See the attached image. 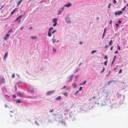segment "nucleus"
<instances>
[{
  "instance_id": "obj_61",
  "label": "nucleus",
  "mask_w": 128,
  "mask_h": 128,
  "mask_svg": "<svg viewBox=\"0 0 128 128\" xmlns=\"http://www.w3.org/2000/svg\"><path fill=\"white\" fill-rule=\"evenodd\" d=\"M96 98V97H95V96L93 97L92 98H92L94 99V98Z\"/></svg>"
},
{
  "instance_id": "obj_49",
  "label": "nucleus",
  "mask_w": 128,
  "mask_h": 128,
  "mask_svg": "<svg viewBox=\"0 0 128 128\" xmlns=\"http://www.w3.org/2000/svg\"><path fill=\"white\" fill-rule=\"evenodd\" d=\"M111 4V3H110L108 5V8H109L110 7V4Z\"/></svg>"
},
{
  "instance_id": "obj_41",
  "label": "nucleus",
  "mask_w": 128,
  "mask_h": 128,
  "mask_svg": "<svg viewBox=\"0 0 128 128\" xmlns=\"http://www.w3.org/2000/svg\"><path fill=\"white\" fill-rule=\"evenodd\" d=\"M7 38L6 36H5L4 37V39L5 40H7Z\"/></svg>"
},
{
  "instance_id": "obj_19",
  "label": "nucleus",
  "mask_w": 128,
  "mask_h": 128,
  "mask_svg": "<svg viewBox=\"0 0 128 128\" xmlns=\"http://www.w3.org/2000/svg\"><path fill=\"white\" fill-rule=\"evenodd\" d=\"M62 11L61 10V9L58 12V15L62 13Z\"/></svg>"
},
{
  "instance_id": "obj_52",
  "label": "nucleus",
  "mask_w": 128,
  "mask_h": 128,
  "mask_svg": "<svg viewBox=\"0 0 128 128\" xmlns=\"http://www.w3.org/2000/svg\"><path fill=\"white\" fill-rule=\"evenodd\" d=\"M53 51H54L55 52H56V50L54 48L53 49Z\"/></svg>"
},
{
  "instance_id": "obj_45",
  "label": "nucleus",
  "mask_w": 128,
  "mask_h": 128,
  "mask_svg": "<svg viewBox=\"0 0 128 128\" xmlns=\"http://www.w3.org/2000/svg\"><path fill=\"white\" fill-rule=\"evenodd\" d=\"M12 97H14V98H16V96L14 94L12 95Z\"/></svg>"
},
{
  "instance_id": "obj_29",
  "label": "nucleus",
  "mask_w": 128,
  "mask_h": 128,
  "mask_svg": "<svg viewBox=\"0 0 128 128\" xmlns=\"http://www.w3.org/2000/svg\"><path fill=\"white\" fill-rule=\"evenodd\" d=\"M106 28H104V33H105V32H106Z\"/></svg>"
},
{
  "instance_id": "obj_16",
  "label": "nucleus",
  "mask_w": 128,
  "mask_h": 128,
  "mask_svg": "<svg viewBox=\"0 0 128 128\" xmlns=\"http://www.w3.org/2000/svg\"><path fill=\"white\" fill-rule=\"evenodd\" d=\"M22 0H20V1H18L17 2V6H18L19 4L21 2Z\"/></svg>"
},
{
  "instance_id": "obj_12",
  "label": "nucleus",
  "mask_w": 128,
  "mask_h": 128,
  "mask_svg": "<svg viewBox=\"0 0 128 128\" xmlns=\"http://www.w3.org/2000/svg\"><path fill=\"white\" fill-rule=\"evenodd\" d=\"M72 86L74 88L77 86L76 84L75 83H74L72 84Z\"/></svg>"
},
{
  "instance_id": "obj_10",
  "label": "nucleus",
  "mask_w": 128,
  "mask_h": 128,
  "mask_svg": "<svg viewBox=\"0 0 128 128\" xmlns=\"http://www.w3.org/2000/svg\"><path fill=\"white\" fill-rule=\"evenodd\" d=\"M8 54V52H6V54H5V55L4 56V60H5L6 58L7 57Z\"/></svg>"
},
{
  "instance_id": "obj_55",
  "label": "nucleus",
  "mask_w": 128,
  "mask_h": 128,
  "mask_svg": "<svg viewBox=\"0 0 128 128\" xmlns=\"http://www.w3.org/2000/svg\"><path fill=\"white\" fill-rule=\"evenodd\" d=\"M78 72V70L77 69H76L75 70V72Z\"/></svg>"
},
{
  "instance_id": "obj_31",
  "label": "nucleus",
  "mask_w": 128,
  "mask_h": 128,
  "mask_svg": "<svg viewBox=\"0 0 128 128\" xmlns=\"http://www.w3.org/2000/svg\"><path fill=\"white\" fill-rule=\"evenodd\" d=\"M126 6H125L124 7V8L122 9V11H124L125 9L126 8Z\"/></svg>"
},
{
  "instance_id": "obj_50",
  "label": "nucleus",
  "mask_w": 128,
  "mask_h": 128,
  "mask_svg": "<svg viewBox=\"0 0 128 128\" xmlns=\"http://www.w3.org/2000/svg\"><path fill=\"white\" fill-rule=\"evenodd\" d=\"M121 22V21L120 20H118V23L120 24Z\"/></svg>"
},
{
  "instance_id": "obj_53",
  "label": "nucleus",
  "mask_w": 128,
  "mask_h": 128,
  "mask_svg": "<svg viewBox=\"0 0 128 128\" xmlns=\"http://www.w3.org/2000/svg\"><path fill=\"white\" fill-rule=\"evenodd\" d=\"M66 88V86H63V88H62V89H65Z\"/></svg>"
},
{
  "instance_id": "obj_5",
  "label": "nucleus",
  "mask_w": 128,
  "mask_h": 128,
  "mask_svg": "<svg viewBox=\"0 0 128 128\" xmlns=\"http://www.w3.org/2000/svg\"><path fill=\"white\" fill-rule=\"evenodd\" d=\"M18 96L20 97H22L24 96V93L22 94L20 92H18Z\"/></svg>"
},
{
  "instance_id": "obj_28",
  "label": "nucleus",
  "mask_w": 128,
  "mask_h": 128,
  "mask_svg": "<svg viewBox=\"0 0 128 128\" xmlns=\"http://www.w3.org/2000/svg\"><path fill=\"white\" fill-rule=\"evenodd\" d=\"M107 60H106V61H105L104 62V65H105V66H106V65H107Z\"/></svg>"
},
{
  "instance_id": "obj_17",
  "label": "nucleus",
  "mask_w": 128,
  "mask_h": 128,
  "mask_svg": "<svg viewBox=\"0 0 128 128\" xmlns=\"http://www.w3.org/2000/svg\"><path fill=\"white\" fill-rule=\"evenodd\" d=\"M61 98V97L60 96H58L56 98V99L57 100H59Z\"/></svg>"
},
{
  "instance_id": "obj_27",
  "label": "nucleus",
  "mask_w": 128,
  "mask_h": 128,
  "mask_svg": "<svg viewBox=\"0 0 128 128\" xmlns=\"http://www.w3.org/2000/svg\"><path fill=\"white\" fill-rule=\"evenodd\" d=\"M118 50H120V46H119L118 45Z\"/></svg>"
},
{
  "instance_id": "obj_6",
  "label": "nucleus",
  "mask_w": 128,
  "mask_h": 128,
  "mask_svg": "<svg viewBox=\"0 0 128 128\" xmlns=\"http://www.w3.org/2000/svg\"><path fill=\"white\" fill-rule=\"evenodd\" d=\"M17 120L16 118L14 119L12 121V124H16L17 122Z\"/></svg>"
},
{
  "instance_id": "obj_47",
  "label": "nucleus",
  "mask_w": 128,
  "mask_h": 128,
  "mask_svg": "<svg viewBox=\"0 0 128 128\" xmlns=\"http://www.w3.org/2000/svg\"><path fill=\"white\" fill-rule=\"evenodd\" d=\"M53 29V28H51L49 29V30H52Z\"/></svg>"
},
{
  "instance_id": "obj_33",
  "label": "nucleus",
  "mask_w": 128,
  "mask_h": 128,
  "mask_svg": "<svg viewBox=\"0 0 128 128\" xmlns=\"http://www.w3.org/2000/svg\"><path fill=\"white\" fill-rule=\"evenodd\" d=\"M10 35V34H7L6 35V36L7 37H9Z\"/></svg>"
},
{
  "instance_id": "obj_2",
  "label": "nucleus",
  "mask_w": 128,
  "mask_h": 128,
  "mask_svg": "<svg viewBox=\"0 0 128 128\" xmlns=\"http://www.w3.org/2000/svg\"><path fill=\"white\" fill-rule=\"evenodd\" d=\"M122 11H118V12H116L114 13V14L115 15H120L122 13Z\"/></svg>"
},
{
  "instance_id": "obj_60",
  "label": "nucleus",
  "mask_w": 128,
  "mask_h": 128,
  "mask_svg": "<svg viewBox=\"0 0 128 128\" xmlns=\"http://www.w3.org/2000/svg\"><path fill=\"white\" fill-rule=\"evenodd\" d=\"M116 26L117 27L118 26H119V24H116Z\"/></svg>"
},
{
  "instance_id": "obj_58",
  "label": "nucleus",
  "mask_w": 128,
  "mask_h": 128,
  "mask_svg": "<svg viewBox=\"0 0 128 128\" xmlns=\"http://www.w3.org/2000/svg\"><path fill=\"white\" fill-rule=\"evenodd\" d=\"M50 30H49L48 33H51V32L50 31Z\"/></svg>"
},
{
  "instance_id": "obj_42",
  "label": "nucleus",
  "mask_w": 128,
  "mask_h": 128,
  "mask_svg": "<svg viewBox=\"0 0 128 128\" xmlns=\"http://www.w3.org/2000/svg\"><path fill=\"white\" fill-rule=\"evenodd\" d=\"M107 58V56L106 55L104 57V59H106Z\"/></svg>"
},
{
  "instance_id": "obj_57",
  "label": "nucleus",
  "mask_w": 128,
  "mask_h": 128,
  "mask_svg": "<svg viewBox=\"0 0 128 128\" xmlns=\"http://www.w3.org/2000/svg\"><path fill=\"white\" fill-rule=\"evenodd\" d=\"M14 87L15 88V90H16V89H17V87H16V86H14Z\"/></svg>"
},
{
  "instance_id": "obj_21",
  "label": "nucleus",
  "mask_w": 128,
  "mask_h": 128,
  "mask_svg": "<svg viewBox=\"0 0 128 128\" xmlns=\"http://www.w3.org/2000/svg\"><path fill=\"white\" fill-rule=\"evenodd\" d=\"M13 30H12V29H10V30L8 32V33H10V32H13Z\"/></svg>"
},
{
  "instance_id": "obj_38",
  "label": "nucleus",
  "mask_w": 128,
  "mask_h": 128,
  "mask_svg": "<svg viewBox=\"0 0 128 128\" xmlns=\"http://www.w3.org/2000/svg\"><path fill=\"white\" fill-rule=\"evenodd\" d=\"M104 68H103V70H102V71H101L100 72H101V73L102 72H104Z\"/></svg>"
},
{
  "instance_id": "obj_11",
  "label": "nucleus",
  "mask_w": 128,
  "mask_h": 128,
  "mask_svg": "<svg viewBox=\"0 0 128 128\" xmlns=\"http://www.w3.org/2000/svg\"><path fill=\"white\" fill-rule=\"evenodd\" d=\"M66 22L68 23H69L71 22V21L70 19L67 18L66 19Z\"/></svg>"
},
{
  "instance_id": "obj_46",
  "label": "nucleus",
  "mask_w": 128,
  "mask_h": 128,
  "mask_svg": "<svg viewBox=\"0 0 128 128\" xmlns=\"http://www.w3.org/2000/svg\"><path fill=\"white\" fill-rule=\"evenodd\" d=\"M53 110H54V109H52L51 110H50V112L51 113L52 112V111H53Z\"/></svg>"
},
{
  "instance_id": "obj_34",
  "label": "nucleus",
  "mask_w": 128,
  "mask_h": 128,
  "mask_svg": "<svg viewBox=\"0 0 128 128\" xmlns=\"http://www.w3.org/2000/svg\"><path fill=\"white\" fill-rule=\"evenodd\" d=\"M86 80L82 84H82V85H83V84H85L86 83Z\"/></svg>"
},
{
  "instance_id": "obj_7",
  "label": "nucleus",
  "mask_w": 128,
  "mask_h": 128,
  "mask_svg": "<svg viewBox=\"0 0 128 128\" xmlns=\"http://www.w3.org/2000/svg\"><path fill=\"white\" fill-rule=\"evenodd\" d=\"M68 4H66L64 5V6L66 7H68L70 6H71L72 5V4L71 3H70L69 2H68Z\"/></svg>"
},
{
  "instance_id": "obj_43",
  "label": "nucleus",
  "mask_w": 128,
  "mask_h": 128,
  "mask_svg": "<svg viewBox=\"0 0 128 128\" xmlns=\"http://www.w3.org/2000/svg\"><path fill=\"white\" fill-rule=\"evenodd\" d=\"M15 77V76H14V74H13L12 75V78H14Z\"/></svg>"
},
{
  "instance_id": "obj_62",
  "label": "nucleus",
  "mask_w": 128,
  "mask_h": 128,
  "mask_svg": "<svg viewBox=\"0 0 128 128\" xmlns=\"http://www.w3.org/2000/svg\"><path fill=\"white\" fill-rule=\"evenodd\" d=\"M113 81H114V80H111V81H110V83H111V82H113Z\"/></svg>"
},
{
  "instance_id": "obj_1",
  "label": "nucleus",
  "mask_w": 128,
  "mask_h": 128,
  "mask_svg": "<svg viewBox=\"0 0 128 128\" xmlns=\"http://www.w3.org/2000/svg\"><path fill=\"white\" fill-rule=\"evenodd\" d=\"M22 15H20L18 17L16 20H15L14 22H17L18 23H20L21 21V20H20L21 18Z\"/></svg>"
},
{
  "instance_id": "obj_4",
  "label": "nucleus",
  "mask_w": 128,
  "mask_h": 128,
  "mask_svg": "<svg viewBox=\"0 0 128 128\" xmlns=\"http://www.w3.org/2000/svg\"><path fill=\"white\" fill-rule=\"evenodd\" d=\"M5 82V80L4 78H3L0 79V85L3 84H4Z\"/></svg>"
},
{
  "instance_id": "obj_64",
  "label": "nucleus",
  "mask_w": 128,
  "mask_h": 128,
  "mask_svg": "<svg viewBox=\"0 0 128 128\" xmlns=\"http://www.w3.org/2000/svg\"><path fill=\"white\" fill-rule=\"evenodd\" d=\"M107 46H107V45H106V46H105V47H104V48H106V47Z\"/></svg>"
},
{
  "instance_id": "obj_23",
  "label": "nucleus",
  "mask_w": 128,
  "mask_h": 128,
  "mask_svg": "<svg viewBox=\"0 0 128 128\" xmlns=\"http://www.w3.org/2000/svg\"><path fill=\"white\" fill-rule=\"evenodd\" d=\"M110 83V81H109L108 82V84H105V85L106 86H108V85H109Z\"/></svg>"
},
{
  "instance_id": "obj_32",
  "label": "nucleus",
  "mask_w": 128,
  "mask_h": 128,
  "mask_svg": "<svg viewBox=\"0 0 128 128\" xmlns=\"http://www.w3.org/2000/svg\"><path fill=\"white\" fill-rule=\"evenodd\" d=\"M114 1V3L115 4H116V0H112Z\"/></svg>"
},
{
  "instance_id": "obj_36",
  "label": "nucleus",
  "mask_w": 128,
  "mask_h": 128,
  "mask_svg": "<svg viewBox=\"0 0 128 128\" xmlns=\"http://www.w3.org/2000/svg\"><path fill=\"white\" fill-rule=\"evenodd\" d=\"M114 60H112V64H111V66H112L113 64L114 63Z\"/></svg>"
},
{
  "instance_id": "obj_24",
  "label": "nucleus",
  "mask_w": 128,
  "mask_h": 128,
  "mask_svg": "<svg viewBox=\"0 0 128 128\" xmlns=\"http://www.w3.org/2000/svg\"><path fill=\"white\" fill-rule=\"evenodd\" d=\"M52 40L53 41V44H54L56 41V40L55 39L52 38Z\"/></svg>"
},
{
  "instance_id": "obj_35",
  "label": "nucleus",
  "mask_w": 128,
  "mask_h": 128,
  "mask_svg": "<svg viewBox=\"0 0 128 128\" xmlns=\"http://www.w3.org/2000/svg\"><path fill=\"white\" fill-rule=\"evenodd\" d=\"M104 35H105V33H103V34H102V39L104 37Z\"/></svg>"
},
{
  "instance_id": "obj_39",
  "label": "nucleus",
  "mask_w": 128,
  "mask_h": 128,
  "mask_svg": "<svg viewBox=\"0 0 128 128\" xmlns=\"http://www.w3.org/2000/svg\"><path fill=\"white\" fill-rule=\"evenodd\" d=\"M21 102V101L20 100H17L16 102H18V103H20Z\"/></svg>"
},
{
  "instance_id": "obj_51",
  "label": "nucleus",
  "mask_w": 128,
  "mask_h": 128,
  "mask_svg": "<svg viewBox=\"0 0 128 128\" xmlns=\"http://www.w3.org/2000/svg\"><path fill=\"white\" fill-rule=\"evenodd\" d=\"M118 51H116L114 52V53L116 54H117L118 53Z\"/></svg>"
},
{
  "instance_id": "obj_63",
  "label": "nucleus",
  "mask_w": 128,
  "mask_h": 128,
  "mask_svg": "<svg viewBox=\"0 0 128 128\" xmlns=\"http://www.w3.org/2000/svg\"><path fill=\"white\" fill-rule=\"evenodd\" d=\"M96 19L98 20L99 19V18L98 17H97L96 18Z\"/></svg>"
},
{
  "instance_id": "obj_14",
  "label": "nucleus",
  "mask_w": 128,
  "mask_h": 128,
  "mask_svg": "<svg viewBox=\"0 0 128 128\" xmlns=\"http://www.w3.org/2000/svg\"><path fill=\"white\" fill-rule=\"evenodd\" d=\"M59 123H61L62 124H63L64 126H65L66 125V123L64 122H63L62 121H59Z\"/></svg>"
},
{
  "instance_id": "obj_37",
  "label": "nucleus",
  "mask_w": 128,
  "mask_h": 128,
  "mask_svg": "<svg viewBox=\"0 0 128 128\" xmlns=\"http://www.w3.org/2000/svg\"><path fill=\"white\" fill-rule=\"evenodd\" d=\"M56 30H54L53 32H52V34H53L54 33L56 32Z\"/></svg>"
},
{
  "instance_id": "obj_3",
  "label": "nucleus",
  "mask_w": 128,
  "mask_h": 128,
  "mask_svg": "<svg viewBox=\"0 0 128 128\" xmlns=\"http://www.w3.org/2000/svg\"><path fill=\"white\" fill-rule=\"evenodd\" d=\"M54 91H55L54 90H53L52 91H49L48 92H47L46 95H50L51 94H52L54 93Z\"/></svg>"
},
{
  "instance_id": "obj_22",
  "label": "nucleus",
  "mask_w": 128,
  "mask_h": 128,
  "mask_svg": "<svg viewBox=\"0 0 128 128\" xmlns=\"http://www.w3.org/2000/svg\"><path fill=\"white\" fill-rule=\"evenodd\" d=\"M97 52V51L96 50H93L91 52V53L92 54H93L95 52Z\"/></svg>"
},
{
  "instance_id": "obj_40",
  "label": "nucleus",
  "mask_w": 128,
  "mask_h": 128,
  "mask_svg": "<svg viewBox=\"0 0 128 128\" xmlns=\"http://www.w3.org/2000/svg\"><path fill=\"white\" fill-rule=\"evenodd\" d=\"M79 90H78L77 91H76L75 93V95H76V94L78 93L79 92Z\"/></svg>"
},
{
  "instance_id": "obj_56",
  "label": "nucleus",
  "mask_w": 128,
  "mask_h": 128,
  "mask_svg": "<svg viewBox=\"0 0 128 128\" xmlns=\"http://www.w3.org/2000/svg\"><path fill=\"white\" fill-rule=\"evenodd\" d=\"M64 7H62L61 9V10H62V11H63V10H64Z\"/></svg>"
},
{
  "instance_id": "obj_54",
  "label": "nucleus",
  "mask_w": 128,
  "mask_h": 128,
  "mask_svg": "<svg viewBox=\"0 0 128 128\" xmlns=\"http://www.w3.org/2000/svg\"><path fill=\"white\" fill-rule=\"evenodd\" d=\"M79 44H82V42L81 41H80Z\"/></svg>"
},
{
  "instance_id": "obj_20",
  "label": "nucleus",
  "mask_w": 128,
  "mask_h": 128,
  "mask_svg": "<svg viewBox=\"0 0 128 128\" xmlns=\"http://www.w3.org/2000/svg\"><path fill=\"white\" fill-rule=\"evenodd\" d=\"M63 94L64 95L66 96H67V93L66 92H65V93Z\"/></svg>"
},
{
  "instance_id": "obj_25",
  "label": "nucleus",
  "mask_w": 128,
  "mask_h": 128,
  "mask_svg": "<svg viewBox=\"0 0 128 128\" xmlns=\"http://www.w3.org/2000/svg\"><path fill=\"white\" fill-rule=\"evenodd\" d=\"M48 36L49 37L51 36V34L50 33H48Z\"/></svg>"
},
{
  "instance_id": "obj_15",
  "label": "nucleus",
  "mask_w": 128,
  "mask_h": 128,
  "mask_svg": "<svg viewBox=\"0 0 128 128\" xmlns=\"http://www.w3.org/2000/svg\"><path fill=\"white\" fill-rule=\"evenodd\" d=\"M17 8H16L11 13H10V14L11 15H12L14 12L16 10H17Z\"/></svg>"
},
{
  "instance_id": "obj_9",
  "label": "nucleus",
  "mask_w": 128,
  "mask_h": 128,
  "mask_svg": "<svg viewBox=\"0 0 128 128\" xmlns=\"http://www.w3.org/2000/svg\"><path fill=\"white\" fill-rule=\"evenodd\" d=\"M30 91L32 94H33L34 92V89L33 88L30 89Z\"/></svg>"
},
{
  "instance_id": "obj_48",
  "label": "nucleus",
  "mask_w": 128,
  "mask_h": 128,
  "mask_svg": "<svg viewBox=\"0 0 128 128\" xmlns=\"http://www.w3.org/2000/svg\"><path fill=\"white\" fill-rule=\"evenodd\" d=\"M114 46H112L111 48H110V50H112V48Z\"/></svg>"
},
{
  "instance_id": "obj_8",
  "label": "nucleus",
  "mask_w": 128,
  "mask_h": 128,
  "mask_svg": "<svg viewBox=\"0 0 128 128\" xmlns=\"http://www.w3.org/2000/svg\"><path fill=\"white\" fill-rule=\"evenodd\" d=\"M58 19L56 18L52 20V22L54 23V24H57L56 21Z\"/></svg>"
},
{
  "instance_id": "obj_18",
  "label": "nucleus",
  "mask_w": 128,
  "mask_h": 128,
  "mask_svg": "<svg viewBox=\"0 0 128 128\" xmlns=\"http://www.w3.org/2000/svg\"><path fill=\"white\" fill-rule=\"evenodd\" d=\"M112 40H110V42H108V44L110 46H111L112 44Z\"/></svg>"
},
{
  "instance_id": "obj_26",
  "label": "nucleus",
  "mask_w": 128,
  "mask_h": 128,
  "mask_svg": "<svg viewBox=\"0 0 128 128\" xmlns=\"http://www.w3.org/2000/svg\"><path fill=\"white\" fill-rule=\"evenodd\" d=\"M122 69H120V70L119 72H118L119 74H120L122 72Z\"/></svg>"
},
{
  "instance_id": "obj_13",
  "label": "nucleus",
  "mask_w": 128,
  "mask_h": 128,
  "mask_svg": "<svg viewBox=\"0 0 128 128\" xmlns=\"http://www.w3.org/2000/svg\"><path fill=\"white\" fill-rule=\"evenodd\" d=\"M30 37L32 39H35L38 38V37L36 36H31Z\"/></svg>"
},
{
  "instance_id": "obj_30",
  "label": "nucleus",
  "mask_w": 128,
  "mask_h": 128,
  "mask_svg": "<svg viewBox=\"0 0 128 128\" xmlns=\"http://www.w3.org/2000/svg\"><path fill=\"white\" fill-rule=\"evenodd\" d=\"M82 87H80V88L79 90L80 91H81L82 90Z\"/></svg>"
},
{
  "instance_id": "obj_59",
  "label": "nucleus",
  "mask_w": 128,
  "mask_h": 128,
  "mask_svg": "<svg viewBox=\"0 0 128 128\" xmlns=\"http://www.w3.org/2000/svg\"><path fill=\"white\" fill-rule=\"evenodd\" d=\"M5 107H6V108H7L8 107V106H7V105L6 104H5Z\"/></svg>"
},
{
  "instance_id": "obj_44",
  "label": "nucleus",
  "mask_w": 128,
  "mask_h": 128,
  "mask_svg": "<svg viewBox=\"0 0 128 128\" xmlns=\"http://www.w3.org/2000/svg\"><path fill=\"white\" fill-rule=\"evenodd\" d=\"M116 57V56H114V57L113 60H115V59Z\"/></svg>"
}]
</instances>
